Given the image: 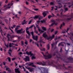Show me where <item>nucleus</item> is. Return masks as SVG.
<instances>
[{"mask_svg": "<svg viewBox=\"0 0 73 73\" xmlns=\"http://www.w3.org/2000/svg\"><path fill=\"white\" fill-rule=\"evenodd\" d=\"M40 70L41 71V73H49L48 72V69H46V68H41L40 69Z\"/></svg>", "mask_w": 73, "mask_h": 73, "instance_id": "1", "label": "nucleus"}, {"mask_svg": "<svg viewBox=\"0 0 73 73\" xmlns=\"http://www.w3.org/2000/svg\"><path fill=\"white\" fill-rule=\"evenodd\" d=\"M41 53L43 55L45 59H48L49 58H50L52 57V55L51 54H48V56L44 55V53L42 52H41Z\"/></svg>", "mask_w": 73, "mask_h": 73, "instance_id": "2", "label": "nucleus"}, {"mask_svg": "<svg viewBox=\"0 0 73 73\" xmlns=\"http://www.w3.org/2000/svg\"><path fill=\"white\" fill-rule=\"evenodd\" d=\"M23 29L21 28V29L15 30V32L17 33V34H19V33H24L25 30L23 31Z\"/></svg>", "mask_w": 73, "mask_h": 73, "instance_id": "3", "label": "nucleus"}, {"mask_svg": "<svg viewBox=\"0 0 73 73\" xmlns=\"http://www.w3.org/2000/svg\"><path fill=\"white\" fill-rule=\"evenodd\" d=\"M31 33L32 35V36L33 38L36 41H37V39H38V36H36V37L34 35H33V31L31 32Z\"/></svg>", "mask_w": 73, "mask_h": 73, "instance_id": "4", "label": "nucleus"}, {"mask_svg": "<svg viewBox=\"0 0 73 73\" xmlns=\"http://www.w3.org/2000/svg\"><path fill=\"white\" fill-rule=\"evenodd\" d=\"M26 68H27L28 70H29V71L30 72H32L34 71V69L33 68H32L31 67H26Z\"/></svg>", "mask_w": 73, "mask_h": 73, "instance_id": "5", "label": "nucleus"}, {"mask_svg": "<svg viewBox=\"0 0 73 73\" xmlns=\"http://www.w3.org/2000/svg\"><path fill=\"white\" fill-rule=\"evenodd\" d=\"M36 63L38 64V65H42L43 66L46 65V62H44L43 63H42L41 62H36Z\"/></svg>", "mask_w": 73, "mask_h": 73, "instance_id": "6", "label": "nucleus"}, {"mask_svg": "<svg viewBox=\"0 0 73 73\" xmlns=\"http://www.w3.org/2000/svg\"><path fill=\"white\" fill-rule=\"evenodd\" d=\"M23 60L25 61H29V56H25V58H24Z\"/></svg>", "mask_w": 73, "mask_h": 73, "instance_id": "7", "label": "nucleus"}, {"mask_svg": "<svg viewBox=\"0 0 73 73\" xmlns=\"http://www.w3.org/2000/svg\"><path fill=\"white\" fill-rule=\"evenodd\" d=\"M26 54L28 55H30V57L33 56V53H32V51H30L28 52V51H27L26 52Z\"/></svg>", "mask_w": 73, "mask_h": 73, "instance_id": "8", "label": "nucleus"}, {"mask_svg": "<svg viewBox=\"0 0 73 73\" xmlns=\"http://www.w3.org/2000/svg\"><path fill=\"white\" fill-rule=\"evenodd\" d=\"M10 4H9L8 5H7V7H6V8H5L4 9H3V10L5 11V10H7V9H9L11 8V6H9V5Z\"/></svg>", "mask_w": 73, "mask_h": 73, "instance_id": "9", "label": "nucleus"}, {"mask_svg": "<svg viewBox=\"0 0 73 73\" xmlns=\"http://www.w3.org/2000/svg\"><path fill=\"white\" fill-rule=\"evenodd\" d=\"M28 65H29V66H31H31H32V67H36V66L34 65V64H33V62L30 63L29 64H28Z\"/></svg>", "mask_w": 73, "mask_h": 73, "instance_id": "10", "label": "nucleus"}, {"mask_svg": "<svg viewBox=\"0 0 73 73\" xmlns=\"http://www.w3.org/2000/svg\"><path fill=\"white\" fill-rule=\"evenodd\" d=\"M28 34V35L27 36V35H26V38H30V36H31V34H30L31 33H27Z\"/></svg>", "mask_w": 73, "mask_h": 73, "instance_id": "11", "label": "nucleus"}, {"mask_svg": "<svg viewBox=\"0 0 73 73\" xmlns=\"http://www.w3.org/2000/svg\"><path fill=\"white\" fill-rule=\"evenodd\" d=\"M19 68L15 69V72H16V73H20V71L19 70Z\"/></svg>", "mask_w": 73, "mask_h": 73, "instance_id": "12", "label": "nucleus"}, {"mask_svg": "<svg viewBox=\"0 0 73 73\" xmlns=\"http://www.w3.org/2000/svg\"><path fill=\"white\" fill-rule=\"evenodd\" d=\"M63 43H64V44H65V43L64 42H61L60 43H59L58 44V46H59L60 45H61V46H64V45L63 44H62Z\"/></svg>", "mask_w": 73, "mask_h": 73, "instance_id": "13", "label": "nucleus"}, {"mask_svg": "<svg viewBox=\"0 0 73 73\" xmlns=\"http://www.w3.org/2000/svg\"><path fill=\"white\" fill-rule=\"evenodd\" d=\"M6 70H7V71L9 72H11V70L8 67H6Z\"/></svg>", "mask_w": 73, "mask_h": 73, "instance_id": "14", "label": "nucleus"}, {"mask_svg": "<svg viewBox=\"0 0 73 73\" xmlns=\"http://www.w3.org/2000/svg\"><path fill=\"white\" fill-rule=\"evenodd\" d=\"M42 36L44 37H48V35H47L46 34V33H44L42 35Z\"/></svg>", "mask_w": 73, "mask_h": 73, "instance_id": "15", "label": "nucleus"}, {"mask_svg": "<svg viewBox=\"0 0 73 73\" xmlns=\"http://www.w3.org/2000/svg\"><path fill=\"white\" fill-rule=\"evenodd\" d=\"M42 15L43 16V17H45L46 15V13L44 11L42 13Z\"/></svg>", "mask_w": 73, "mask_h": 73, "instance_id": "16", "label": "nucleus"}, {"mask_svg": "<svg viewBox=\"0 0 73 73\" xmlns=\"http://www.w3.org/2000/svg\"><path fill=\"white\" fill-rule=\"evenodd\" d=\"M7 38L8 39V41H9V37H11V35H9V34H7Z\"/></svg>", "mask_w": 73, "mask_h": 73, "instance_id": "17", "label": "nucleus"}, {"mask_svg": "<svg viewBox=\"0 0 73 73\" xmlns=\"http://www.w3.org/2000/svg\"><path fill=\"white\" fill-rule=\"evenodd\" d=\"M52 21V22H53L52 23V24H51L49 26V27H51V26H53V25L54 24H55V22H54V20Z\"/></svg>", "mask_w": 73, "mask_h": 73, "instance_id": "18", "label": "nucleus"}, {"mask_svg": "<svg viewBox=\"0 0 73 73\" xmlns=\"http://www.w3.org/2000/svg\"><path fill=\"white\" fill-rule=\"evenodd\" d=\"M29 30V28L28 27H27L26 28V33H29V31H28Z\"/></svg>", "mask_w": 73, "mask_h": 73, "instance_id": "19", "label": "nucleus"}, {"mask_svg": "<svg viewBox=\"0 0 73 73\" xmlns=\"http://www.w3.org/2000/svg\"><path fill=\"white\" fill-rule=\"evenodd\" d=\"M68 35H70V36L71 37H70V38L71 40H72V41H73V40H72V37L73 36H72V34H68Z\"/></svg>", "mask_w": 73, "mask_h": 73, "instance_id": "20", "label": "nucleus"}, {"mask_svg": "<svg viewBox=\"0 0 73 73\" xmlns=\"http://www.w3.org/2000/svg\"><path fill=\"white\" fill-rule=\"evenodd\" d=\"M38 30L39 32H40V31H41V33H43L44 31L42 30H41L40 29L39 27L38 28Z\"/></svg>", "mask_w": 73, "mask_h": 73, "instance_id": "21", "label": "nucleus"}, {"mask_svg": "<svg viewBox=\"0 0 73 73\" xmlns=\"http://www.w3.org/2000/svg\"><path fill=\"white\" fill-rule=\"evenodd\" d=\"M40 44H41V42H42V43H43V44H44L45 43V42H43L42 40H40L39 41Z\"/></svg>", "mask_w": 73, "mask_h": 73, "instance_id": "22", "label": "nucleus"}, {"mask_svg": "<svg viewBox=\"0 0 73 73\" xmlns=\"http://www.w3.org/2000/svg\"><path fill=\"white\" fill-rule=\"evenodd\" d=\"M33 21V19H31L29 22L28 23V24H31V23L32 22V21Z\"/></svg>", "mask_w": 73, "mask_h": 73, "instance_id": "23", "label": "nucleus"}, {"mask_svg": "<svg viewBox=\"0 0 73 73\" xmlns=\"http://www.w3.org/2000/svg\"><path fill=\"white\" fill-rule=\"evenodd\" d=\"M50 47V46H49V44H48L47 45V47L46 48L48 49H49V48Z\"/></svg>", "mask_w": 73, "mask_h": 73, "instance_id": "24", "label": "nucleus"}, {"mask_svg": "<svg viewBox=\"0 0 73 73\" xmlns=\"http://www.w3.org/2000/svg\"><path fill=\"white\" fill-rule=\"evenodd\" d=\"M20 26H17V28H16L15 29V31H17V30H17V29H19V28H18V27H20Z\"/></svg>", "mask_w": 73, "mask_h": 73, "instance_id": "25", "label": "nucleus"}, {"mask_svg": "<svg viewBox=\"0 0 73 73\" xmlns=\"http://www.w3.org/2000/svg\"><path fill=\"white\" fill-rule=\"evenodd\" d=\"M56 53L58 54V52L57 51L56 52H55L54 53V54H53V56H54L55 55H56Z\"/></svg>", "mask_w": 73, "mask_h": 73, "instance_id": "26", "label": "nucleus"}, {"mask_svg": "<svg viewBox=\"0 0 73 73\" xmlns=\"http://www.w3.org/2000/svg\"><path fill=\"white\" fill-rule=\"evenodd\" d=\"M64 9L65 10V12H66V11H67L68 10V8L66 7Z\"/></svg>", "mask_w": 73, "mask_h": 73, "instance_id": "27", "label": "nucleus"}, {"mask_svg": "<svg viewBox=\"0 0 73 73\" xmlns=\"http://www.w3.org/2000/svg\"><path fill=\"white\" fill-rule=\"evenodd\" d=\"M15 37V36L13 35L11 36V37H10L11 38H14Z\"/></svg>", "mask_w": 73, "mask_h": 73, "instance_id": "28", "label": "nucleus"}, {"mask_svg": "<svg viewBox=\"0 0 73 73\" xmlns=\"http://www.w3.org/2000/svg\"><path fill=\"white\" fill-rule=\"evenodd\" d=\"M39 17L38 15H36L34 17V19H37Z\"/></svg>", "mask_w": 73, "mask_h": 73, "instance_id": "29", "label": "nucleus"}, {"mask_svg": "<svg viewBox=\"0 0 73 73\" xmlns=\"http://www.w3.org/2000/svg\"><path fill=\"white\" fill-rule=\"evenodd\" d=\"M36 57H35V56H33L31 57L32 60H33V59H35Z\"/></svg>", "mask_w": 73, "mask_h": 73, "instance_id": "30", "label": "nucleus"}, {"mask_svg": "<svg viewBox=\"0 0 73 73\" xmlns=\"http://www.w3.org/2000/svg\"><path fill=\"white\" fill-rule=\"evenodd\" d=\"M47 39L48 40H49V39H50V38H51V36H50L49 37H48L47 36Z\"/></svg>", "mask_w": 73, "mask_h": 73, "instance_id": "31", "label": "nucleus"}, {"mask_svg": "<svg viewBox=\"0 0 73 73\" xmlns=\"http://www.w3.org/2000/svg\"><path fill=\"white\" fill-rule=\"evenodd\" d=\"M66 32H67L66 31V30L64 31H62V33H66Z\"/></svg>", "mask_w": 73, "mask_h": 73, "instance_id": "32", "label": "nucleus"}, {"mask_svg": "<svg viewBox=\"0 0 73 73\" xmlns=\"http://www.w3.org/2000/svg\"><path fill=\"white\" fill-rule=\"evenodd\" d=\"M40 22L42 23H45V20H43V21H41Z\"/></svg>", "mask_w": 73, "mask_h": 73, "instance_id": "33", "label": "nucleus"}, {"mask_svg": "<svg viewBox=\"0 0 73 73\" xmlns=\"http://www.w3.org/2000/svg\"><path fill=\"white\" fill-rule=\"evenodd\" d=\"M42 28L44 31H46V28L44 27H42Z\"/></svg>", "mask_w": 73, "mask_h": 73, "instance_id": "34", "label": "nucleus"}, {"mask_svg": "<svg viewBox=\"0 0 73 73\" xmlns=\"http://www.w3.org/2000/svg\"><path fill=\"white\" fill-rule=\"evenodd\" d=\"M7 59H8L9 60V61L10 62L11 61V58L9 57H8V58H7Z\"/></svg>", "mask_w": 73, "mask_h": 73, "instance_id": "35", "label": "nucleus"}, {"mask_svg": "<svg viewBox=\"0 0 73 73\" xmlns=\"http://www.w3.org/2000/svg\"><path fill=\"white\" fill-rule=\"evenodd\" d=\"M8 53H9V54H10V56H11V53H12V52H10V51H9L8 52Z\"/></svg>", "mask_w": 73, "mask_h": 73, "instance_id": "36", "label": "nucleus"}, {"mask_svg": "<svg viewBox=\"0 0 73 73\" xmlns=\"http://www.w3.org/2000/svg\"><path fill=\"white\" fill-rule=\"evenodd\" d=\"M51 37V40H52V38H54V35H53Z\"/></svg>", "mask_w": 73, "mask_h": 73, "instance_id": "37", "label": "nucleus"}, {"mask_svg": "<svg viewBox=\"0 0 73 73\" xmlns=\"http://www.w3.org/2000/svg\"><path fill=\"white\" fill-rule=\"evenodd\" d=\"M68 59L69 60H72V58L71 57H69L68 58Z\"/></svg>", "mask_w": 73, "mask_h": 73, "instance_id": "38", "label": "nucleus"}, {"mask_svg": "<svg viewBox=\"0 0 73 73\" xmlns=\"http://www.w3.org/2000/svg\"><path fill=\"white\" fill-rule=\"evenodd\" d=\"M42 17L41 16H40L39 17V19L40 20H41V19H42Z\"/></svg>", "mask_w": 73, "mask_h": 73, "instance_id": "39", "label": "nucleus"}, {"mask_svg": "<svg viewBox=\"0 0 73 73\" xmlns=\"http://www.w3.org/2000/svg\"><path fill=\"white\" fill-rule=\"evenodd\" d=\"M9 46L10 48H11V47H12V44H11V43H9Z\"/></svg>", "mask_w": 73, "mask_h": 73, "instance_id": "40", "label": "nucleus"}, {"mask_svg": "<svg viewBox=\"0 0 73 73\" xmlns=\"http://www.w3.org/2000/svg\"><path fill=\"white\" fill-rule=\"evenodd\" d=\"M13 2V1H12L11 2V3L10 4V5L12 6L13 5V3H12Z\"/></svg>", "mask_w": 73, "mask_h": 73, "instance_id": "41", "label": "nucleus"}, {"mask_svg": "<svg viewBox=\"0 0 73 73\" xmlns=\"http://www.w3.org/2000/svg\"><path fill=\"white\" fill-rule=\"evenodd\" d=\"M52 17V16L51 15H49L48 16V19H50L51 17Z\"/></svg>", "mask_w": 73, "mask_h": 73, "instance_id": "42", "label": "nucleus"}, {"mask_svg": "<svg viewBox=\"0 0 73 73\" xmlns=\"http://www.w3.org/2000/svg\"><path fill=\"white\" fill-rule=\"evenodd\" d=\"M71 19V18H68L67 19V20L68 21V20H70Z\"/></svg>", "mask_w": 73, "mask_h": 73, "instance_id": "43", "label": "nucleus"}, {"mask_svg": "<svg viewBox=\"0 0 73 73\" xmlns=\"http://www.w3.org/2000/svg\"><path fill=\"white\" fill-rule=\"evenodd\" d=\"M35 33H36V34H37V33H38V32H37V31H36V30H35Z\"/></svg>", "mask_w": 73, "mask_h": 73, "instance_id": "44", "label": "nucleus"}, {"mask_svg": "<svg viewBox=\"0 0 73 73\" xmlns=\"http://www.w3.org/2000/svg\"><path fill=\"white\" fill-rule=\"evenodd\" d=\"M0 32L1 35H2V33H3V31L1 29V30L0 31Z\"/></svg>", "mask_w": 73, "mask_h": 73, "instance_id": "45", "label": "nucleus"}, {"mask_svg": "<svg viewBox=\"0 0 73 73\" xmlns=\"http://www.w3.org/2000/svg\"><path fill=\"white\" fill-rule=\"evenodd\" d=\"M45 49L44 48L41 49V50H42V51H45Z\"/></svg>", "mask_w": 73, "mask_h": 73, "instance_id": "46", "label": "nucleus"}, {"mask_svg": "<svg viewBox=\"0 0 73 73\" xmlns=\"http://www.w3.org/2000/svg\"><path fill=\"white\" fill-rule=\"evenodd\" d=\"M16 58H12V61H13L14 60H16Z\"/></svg>", "mask_w": 73, "mask_h": 73, "instance_id": "47", "label": "nucleus"}, {"mask_svg": "<svg viewBox=\"0 0 73 73\" xmlns=\"http://www.w3.org/2000/svg\"><path fill=\"white\" fill-rule=\"evenodd\" d=\"M35 25H36V27L38 28H39V27H38V25H37V24L36 23H35Z\"/></svg>", "mask_w": 73, "mask_h": 73, "instance_id": "48", "label": "nucleus"}, {"mask_svg": "<svg viewBox=\"0 0 73 73\" xmlns=\"http://www.w3.org/2000/svg\"><path fill=\"white\" fill-rule=\"evenodd\" d=\"M22 67H23V69L24 71H25V72L26 71V70L25 69V68H24V67L23 66Z\"/></svg>", "mask_w": 73, "mask_h": 73, "instance_id": "49", "label": "nucleus"}, {"mask_svg": "<svg viewBox=\"0 0 73 73\" xmlns=\"http://www.w3.org/2000/svg\"><path fill=\"white\" fill-rule=\"evenodd\" d=\"M64 50H65V51H66V53H68V50H66V49H65Z\"/></svg>", "mask_w": 73, "mask_h": 73, "instance_id": "50", "label": "nucleus"}, {"mask_svg": "<svg viewBox=\"0 0 73 73\" xmlns=\"http://www.w3.org/2000/svg\"><path fill=\"white\" fill-rule=\"evenodd\" d=\"M19 54H23V53H22V52H19L18 53Z\"/></svg>", "mask_w": 73, "mask_h": 73, "instance_id": "51", "label": "nucleus"}, {"mask_svg": "<svg viewBox=\"0 0 73 73\" xmlns=\"http://www.w3.org/2000/svg\"><path fill=\"white\" fill-rule=\"evenodd\" d=\"M40 20L38 19V21H36V22L38 23H39L40 22Z\"/></svg>", "mask_w": 73, "mask_h": 73, "instance_id": "52", "label": "nucleus"}, {"mask_svg": "<svg viewBox=\"0 0 73 73\" xmlns=\"http://www.w3.org/2000/svg\"><path fill=\"white\" fill-rule=\"evenodd\" d=\"M26 23H27V21L25 22V23H22L21 24H22V25H24V24H25Z\"/></svg>", "mask_w": 73, "mask_h": 73, "instance_id": "53", "label": "nucleus"}, {"mask_svg": "<svg viewBox=\"0 0 73 73\" xmlns=\"http://www.w3.org/2000/svg\"><path fill=\"white\" fill-rule=\"evenodd\" d=\"M60 52H62V48H60Z\"/></svg>", "mask_w": 73, "mask_h": 73, "instance_id": "54", "label": "nucleus"}, {"mask_svg": "<svg viewBox=\"0 0 73 73\" xmlns=\"http://www.w3.org/2000/svg\"><path fill=\"white\" fill-rule=\"evenodd\" d=\"M48 64H49V65H52V64H53V62H52L51 63V64L48 63Z\"/></svg>", "mask_w": 73, "mask_h": 73, "instance_id": "55", "label": "nucleus"}, {"mask_svg": "<svg viewBox=\"0 0 73 73\" xmlns=\"http://www.w3.org/2000/svg\"><path fill=\"white\" fill-rule=\"evenodd\" d=\"M69 29H70V28H67V31H66V32H68V31L69 30Z\"/></svg>", "mask_w": 73, "mask_h": 73, "instance_id": "56", "label": "nucleus"}, {"mask_svg": "<svg viewBox=\"0 0 73 73\" xmlns=\"http://www.w3.org/2000/svg\"><path fill=\"white\" fill-rule=\"evenodd\" d=\"M26 5H28V4H29V3H28V2L27 1L26 2Z\"/></svg>", "mask_w": 73, "mask_h": 73, "instance_id": "57", "label": "nucleus"}, {"mask_svg": "<svg viewBox=\"0 0 73 73\" xmlns=\"http://www.w3.org/2000/svg\"><path fill=\"white\" fill-rule=\"evenodd\" d=\"M25 43L26 45H27L28 44V43L26 41L25 42Z\"/></svg>", "mask_w": 73, "mask_h": 73, "instance_id": "58", "label": "nucleus"}, {"mask_svg": "<svg viewBox=\"0 0 73 73\" xmlns=\"http://www.w3.org/2000/svg\"><path fill=\"white\" fill-rule=\"evenodd\" d=\"M62 25L61 24L60 26V29H61V27H62Z\"/></svg>", "mask_w": 73, "mask_h": 73, "instance_id": "59", "label": "nucleus"}, {"mask_svg": "<svg viewBox=\"0 0 73 73\" xmlns=\"http://www.w3.org/2000/svg\"><path fill=\"white\" fill-rule=\"evenodd\" d=\"M50 5H53V2H51L50 3Z\"/></svg>", "mask_w": 73, "mask_h": 73, "instance_id": "60", "label": "nucleus"}, {"mask_svg": "<svg viewBox=\"0 0 73 73\" xmlns=\"http://www.w3.org/2000/svg\"><path fill=\"white\" fill-rule=\"evenodd\" d=\"M21 43L22 45H24V42L23 41H21Z\"/></svg>", "mask_w": 73, "mask_h": 73, "instance_id": "61", "label": "nucleus"}, {"mask_svg": "<svg viewBox=\"0 0 73 73\" xmlns=\"http://www.w3.org/2000/svg\"><path fill=\"white\" fill-rule=\"evenodd\" d=\"M33 27V25H32L30 27H29V28H32Z\"/></svg>", "mask_w": 73, "mask_h": 73, "instance_id": "62", "label": "nucleus"}, {"mask_svg": "<svg viewBox=\"0 0 73 73\" xmlns=\"http://www.w3.org/2000/svg\"><path fill=\"white\" fill-rule=\"evenodd\" d=\"M34 10H35V11H38V9H34Z\"/></svg>", "mask_w": 73, "mask_h": 73, "instance_id": "63", "label": "nucleus"}, {"mask_svg": "<svg viewBox=\"0 0 73 73\" xmlns=\"http://www.w3.org/2000/svg\"><path fill=\"white\" fill-rule=\"evenodd\" d=\"M54 31V29H52V30L51 31V32H53V31Z\"/></svg>", "mask_w": 73, "mask_h": 73, "instance_id": "64", "label": "nucleus"}]
</instances>
